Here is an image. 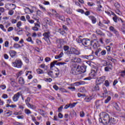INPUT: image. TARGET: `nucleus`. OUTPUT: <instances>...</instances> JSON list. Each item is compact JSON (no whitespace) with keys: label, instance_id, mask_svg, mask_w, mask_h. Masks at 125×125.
Listing matches in <instances>:
<instances>
[{"label":"nucleus","instance_id":"1","mask_svg":"<svg viewBox=\"0 0 125 125\" xmlns=\"http://www.w3.org/2000/svg\"><path fill=\"white\" fill-rule=\"evenodd\" d=\"M103 118H99V121L100 123H102L103 125H116L119 121L118 117H111L110 118V116L107 113H104L103 114Z\"/></svg>","mask_w":125,"mask_h":125},{"label":"nucleus","instance_id":"2","mask_svg":"<svg viewBox=\"0 0 125 125\" xmlns=\"http://www.w3.org/2000/svg\"><path fill=\"white\" fill-rule=\"evenodd\" d=\"M82 36H79L78 38L76 39V42H78V43H82L83 45L87 47V46H89L90 45L93 43V41H90L89 39L84 38L82 39Z\"/></svg>","mask_w":125,"mask_h":125},{"label":"nucleus","instance_id":"3","mask_svg":"<svg viewBox=\"0 0 125 125\" xmlns=\"http://www.w3.org/2000/svg\"><path fill=\"white\" fill-rule=\"evenodd\" d=\"M79 67L80 66H77V68L75 66L72 67L70 71V73L74 76L80 75L81 71H80V69H79Z\"/></svg>","mask_w":125,"mask_h":125},{"label":"nucleus","instance_id":"4","mask_svg":"<svg viewBox=\"0 0 125 125\" xmlns=\"http://www.w3.org/2000/svg\"><path fill=\"white\" fill-rule=\"evenodd\" d=\"M22 61L21 60L17 59L15 62H13L14 67H17V68H21L22 67Z\"/></svg>","mask_w":125,"mask_h":125},{"label":"nucleus","instance_id":"5","mask_svg":"<svg viewBox=\"0 0 125 125\" xmlns=\"http://www.w3.org/2000/svg\"><path fill=\"white\" fill-rule=\"evenodd\" d=\"M105 80H106L105 76L99 77L96 80V84H101V83H103L105 82Z\"/></svg>","mask_w":125,"mask_h":125},{"label":"nucleus","instance_id":"6","mask_svg":"<svg viewBox=\"0 0 125 125\" xmlns=\"http://www.w3.org/2000/svg\"><path fill=\"white\" fill-rule=\"evenodd\" d=\"M31 100V99L30 97H28L26 100H25V103L27 105V106L28 107V108H30L31 109H36V106L31 104H30V101Z\"/></svg>","mask_w":125,"mask_h":125},{"label":"nucleus","instance_id":"7","mask_svg":"<svg viewBox=\"0 0 125 125\" xmlns=\"http://www.w3.org/2000/svg\"><path fill=\"white\" fill-rule=\"evenodd\" d=\"M20 96H22V94L21 92H18L17 94H15L13 97V100L14 102H17L19 99Z\"/></svg>","mask_w":125,"mask_h":125},{"label":"nucleus","instance_id":"8","mask_svg":"<svg viewBox=\"0 0 125 125\" xmlns=\"http://www.w3.org/2000/svg\"><path fill=\"white\" fill-rule=\"evenodd\" d=\"M43 37H44V38H43V40L49 39V38L50 37V32H49V29L45 30V33L43 34Z\"/></svg>","mask_w":125,"mask_h":125},{"label":"nucleus","instance_id":"9","mask_svg":"<svg viewBox=\"0 0 125 125\" xmlns=\"http://www.w3.org/2000/svg\"><path fill=\"white\" fill-rule=\"evenodd\" d=\"M78 67H79V69L80 71V74H82V73H85L86 72V66L83 65L82 66L78 65Z\"/></svg>","mask_w":125,"mask_h":125},{"label":"nucleus","instance_id":"10","mask_svg":"<svg viewBox=\"0 0 125 125\" xmlns=\"http://www.w3.org/2000/svg\"><path fill=\"white\" fill-rule=\"evenodd\" d=\"M109 30L110 31H111V32H113L116 35V36H117V37H119V32H118L117 30L114 28V27L110 26L109 27Z\"/></svg>","mask_w":125,"mask_h":125},{"label":"nucleus","instance_id":"11","mask_svg":"<svg viewBox=\"0 0 125 125\" xmlns=\"http://www.w3.org/2000/svg\"><path fill=\"white\" fill-rule=\"evenodd\" d=\"M56 42L58 44H60V46L58 47V48H61V47H62V45H61V44L63 43V40L57 39L56 40Z\"/></svg>","mask_w":125,"mask_h":125},{"label":"nucleus","instance_id":"12","mask_svg":"<svg viewBox=\"0 0 125 125\" xmlns=\"http://www.w3.org/2000/svg\"><path fill=\"white\" fill-rule=\"evenodd\" d=\"M9 53L12 58H14L16 56L17 52L15 51L10 50L9 51Z\"/></svg>","mask_w":125,"mask_h":125},{"label":"nucleus","instance_id":"13","mask_svg":"<svg viewBox=\"0 0 125 125\" xmlns=\"http://www.w3.org/2000/svg\"><path fill=\"white\" fill-rule=\"evenodd\" d=\"M101 50H102V48H98L97 49L95 52V55L97 56V57H100L101 56Z\"/></svg>","mask_w":125,"mask_h":125},{"label":"nucleus","instance_id":"14","mask_svg":"<svg viewBox=\"0 0 125 125\" xmlns=\"http://www.w3.org/2000/svg\"><path fill=\"white\" fill-rule=\"evenodd\" d=\"M18 83L20 84H24L25 81L23 77H20L18 80Z\"/></svg>","mask_w":125,"mask_h":125},{"label":"nucleus","instance_id":"15","mask_svg":"<svg viewBox=\"0 0 125 125\" xmlns=\"http://www.w3.org/2000/svg\"><path fill=\"white\" fill-rule=\"evenodd\" d=\"M89 76L91 77L92 79H94L95 78V76H96V72L91 70L90 73H89Z\"/></svg>","mask_w":125,"mask_h":125},{"label":"nucleus","instance_id":"16","mask_svg":"<svg viewBox=\"0 0 125 125\" xmlns=\"http://www.w3.org/2000/svg\"><path fill=\"white\" fill-rule=\"evenodd\" d=\"M47 75H48V76H49V77H51V78H56L55 76H54V73L52 71H48Z\"/></svg>","mask_w":125,"mask_h":125},{"label":"nucleus","instance_id":"17","mask_svg":"<svg viewBox=\"0 0 125 125\" xmlns=\"http://www.w3.org/2000/svg\"><path fill=\"white\" fill-rule=\"evenodd\" d=\"M10 83L12 85V86H15L16 85V82H15V80L12 78L10 79Z\"/></svg>","mask_w":125,"mask_h":125},{"label":"nucleus","instance_id":"18","mask_svg":"<svg viewBox=\"0 0 125 125\" xmlns=\"http://www.w3.org/2000/svg\"><path fill=\"white\" fill-rule=\"evenodd\" d=\"M90 19H91L93 24H95L96 23V18L93 16H90Z\"/></svg>","mask_w":125,"mask_h":125},{"label":"nucleus","instance_id":"19","mask_svg":"<svg viewBox=\"0 0 125 125\" xmlns=\"http://www.w3.org/2000/svg\"><path fill=\"white\" fill-rule=\"evenodd\" d=\"M70 50H71V51H73V52H74V53H75V54H77V55H79V51L77 50L76 48L74 47H71Z\"/></svg>","mask_w":125,"mask_h":125},{"label":"nucleus","instance_id":"20","mask_svg":"<svg viewBox=\"0 0 125 125\" xmlns=\"http://www.w3.org/2000/svg\"><path fill=\"white\" fill-rule=\"evenodd\" d=\"M114 107L117 111H120V106H119V104L115 103L114 104Z\"/></svg>","mask_w":125,"mask_h":125},{"label":"nucleus","instance_id":"21","mask_svg":"<svg viewBox=\"0 0 125 125\" xmlns=\"http://www.w3.org/2000/svg\"><path fill=\"white\" fill-rule=\"evenodd\" d=\"M74 62H77V63H81L82 62V60L79 58H75L74 59Z\"/></svg>","mask_w":125,"mask_h":125},{"label":"nucleus","instance_id":"22","mask_svg":"<svg viewBox=\"0 0 125 125\" xmlns=\"http://www.w3.org/2000/svg\"><path fill=\"white\" fill-rule=\"evenodd\" d=\"M106 53H107V52L105 50H103L101 51V56H104V55H106Z\"/></svg>","mask_w":125,"mask_h":125},{"label":"nucleus","instance_id":"23","mask_svg":"<svg viewBox=\"0 0 125 125\" xmlns=\"http://www.w3.org/2000/svg\"><path fill=\"white\" fill-rule=\"evenodd\" d=\"M24 11L26 13H27V11H29L31 13H33V12H34L33 10H31L28 7H26L25 9H24Z\"/></svg>","mask_w":125,"mask_h":125},{"label":"nucleus","instance_id":"24","mask_svg":"<svg viewBox=\"0 0 125 125\" xmlns=\"http://www.w3.org/2000/svg\"><path fill=\"white\" fill-rule=\"evenodd\" d=\"M92 42H93L92 43V44H91L90 45H93V47L94 49L97 48V43L94 42V41H92Z\"/></svg>","mask_w":125,"mask_h":125},{"label":"nucleus","instance_id":"25","mask_svg":"<svg viewBox=\"0 0 125 125\" xmlns=\"http://www.w3.org/2000/svg\"><path fill=\"white\" fill-rule=\"evenodd\" d=\"M37 74H44V72H43V70L41 69H38L37 70Z\"/></svg>","mask_w":125,"mask_h":125},{"label":"nucleus","instance_id":"26","mask_svg":"<svg viewBox=\"0 0 125 125\" xmlns=\"http://www.w3.org/2000/svg\"><path fill=\"white\" fill-rule=\"evenodd\" d=\"M26 41L27 42H28L32 44H34V41H33V40L32 39L31 37H28V39H26Z\"/></svg>","mask_w":125,"mask_h":125},{"label":"nucleus","instance_id":"27","mask_svg":"<svg viewBox=\"0 0 125 125\" xmlns=\"http://www.w3.org/2000/svg\"><path fill=\"white\" fill-rule=\"evenodd\" d=\"M114 6H115L117 9H119V8L121 7V5H120V3H119L118 2H116L115 3H114Z\"/></svg>","mask_w":125,"mask_h":125},{"label":"nucleus","instance_id":"28","mask_svg":"<svg viewBox=\"0 0 125 125\" xmlns=\"http://www.w3.org/2000/svg\"><path fill=\"white\" fill-rule=\"evenodd\" d=\"M101 103H102V101H97L96 102V105L97 107H99V106H100V105H101Z\"/></svg>","mask_w":125,"mask_h":125},{"label":"nucleus","instance_id":"29","mask_svg":"<svg viewBox=\"0 0 125 125\" xmlns=\"http://www.w3.org/2000/svg\"><path fill=\"white\" fill-rule=\"evenodd\" d=\"M94 90L95 91H97V90H99L100 89V88L99 87V85H98V84H96V85L94 87Z\"/></svg>","mask_w":125,"mask_h":125},{"label":"nucleus","instance_id":"30","mask_svg":"<svg viewBox=\"0 0 125 125\" xmlns=\"http://www.w3.org/2000/svg\"><path fill=\"white\" fill-rule=\"evenodd\" d=\"M107 59L108 60H110V61H111V62H115V60L114 59H113L111 56H108L107 57Z\"/></svg>","mask_w":125,"mask_h":125},{"label":"nucleus","instance_id":"31","mask_svg":"<svg viewBox=\"0 0 125 125\" xmlns=\"http://www.w3.org/2000/svg\"><path fill=\"white\" fill-rule=\"evenodd\" d=\"M1 65L2 67H6V66H8V64L5 62H4V61H2L1 62Z\"/></svg>","mask_w":125,"mask_h":125},{"label":"nucleus","instance_id":"32","mask_svg":"<svg viewBox=\"0 0 125 125\" xmlns=\"http://www.w3.org/2000/svg\"><path fill=\"white\" fill-rule=\"evenodd\" d=\"M91 71H94L95 73H97V71H98V67L94 66V67L93 68V69Z\"/></svg>","mask_w":125,"mask_h":125},{"label":"nucleus","instance_id":"33","mask_svg":"<svg viewBox=\"0 0 125 125\" xmlns=\"http://www.w3.org/2000/svg\"><path fill=\"white\" fill-rule=\"evenodd\" d=\"M91 100V98L90 97H86L84 99L85 102H90Z\"/></svg>","mask_w":125,"mask_h":125},{"label":"nucleus","instance_id":"34","mask_svg":"<svg viewBox=\"0 0 125 125\" xmlns=\"http://www.w3.org/2000/svg\"><path fill=\"white\" fill-rule=\"evenodd\" d=\"M110 100H111V97L110 96H108L107 99L104 101V103H105V104H107V103H108V102H109Z\"/></svg>","mask_w":125,"mask_h":125},{"label":"nucleus","instance_id":"35","mask_svg":"<svg viewBox=\"0 0 125 125\" xmlns=\"http://www.w3.org/2000/svg\"><path fill=\"white\" fill-rule=\"evenodd\" d=\"M25 113L27 114V115H29V114H32V112L29 109H25Z\"/></svg>","mask_w":125,"mask_h":125},{"label":"nucleus","instance_id":"36","mask_svg":"<svg viewBox=\"0 0 125 125\" xmlns=\"http://www.w3.org/2000/svg\"><path fill=\"white\" fill-rule=\"evenodd\" d=\"M59 19H60V20H61L62 21H65V17H64V16H60L59 18Z\"/></svg>","mask_w":125,"mask_h":125},{"label":"nucleus","instance_id":"37","mask_svg":"<svg viewBox=\"0 0 125 125\" xmlns=\"http://www.w3.org/2000/svg\"><path fill=\"white\" fill-rule=\"evenodd\" d=\"M14 47L15 48H20V47H21V45H20L19 44H14Z\"/></svg>","mask_w":125,"mask_h":125},{"label":"nucleus","instance_id":"38","mask_svg":"<svg viewBox=\"0 0 125 125\" xmlns=\"http://www.w3.org/2000/svg\"><path fill=\"white\" fill-rule=\"evenodd\" d=\"M78 104V103H74L73 104H69L70 106V108H74V107H75V106H76V105H77V104Z\"/></svg>","mask_w":125,"mask_h":125},{"label":"nucleus","instance_id":"39","mask_svg":"<svg viewBox=\"0 0 125 125\" xmlns=\"http://www.w3.org/2000/svg\"><path fill=\"white\" fill-rule=\"evenodd\" d=\"M16 31H17V34L18 35H22V34H23V30H21L18 31V29H16Z\"/></svg>","mask_w":125,"mask_h":125},{"label":"nucleus","instance_id":"40","mask_svg":"<svg viewBox=\"0 0 125 125\" xmlns=\"http://www.w3.org/2000/svg\"><path fill=\"white\" fill-rule=\"evenodd\" d=\"M5 114H6L7 117H9L10 116H11V115H12V111H9L8 112H7Z\"/></svg>","mask_w":125,"mask_h":125},{"label":"nucleus","instance_id":"41","mask_svg":"<svg viewBox=\"0 0 125 125\" xmlns=\"http://www.w3.org/2000/svg\"><path fill=\"white\" fill-rule=\"evenodd\" d=\"M68 89H70L71 91H74V90H76V88L75 87H72V86L68 87Z\"/></svg>","mask_w":125,"mask_h":125},{"label":"nucleus","instance_id":"42","mask_svg":"<svg viewBox=\"0 0 125 125\" xmlns=\"http://www.w3.org/2000/svg\"><path fill=\"white\" fill-rule=\"evenodd\" d=\"M63 49H64V51H68L69 50V47H68V46L64 45L63 46Z\"/></svg>","mask_w":125,"mask_h":125},{"label":"nucleus","instance_id":"43","mask_svg":"<svg viewBox=\"0 0 125 125\" xmlns=\"http://www.w3.org/2000/svg\"><path fill=\"white\" fill-rule=\"evenodd\" d=\"M22 25V23H21V21H19L17 24V27L19 28V29H21L20 28V26Z\"/></svg>","mask_w":125,"mask_h":125},{"label":"nucleus","instance_id":"44","mask_svg":"<svg viewBox=\"0 0 125 125\" xmlns=\"http://www.w3.org/2000/svg\"><path fill=\"white\" fill-rule=\"evenodd\" d=\"M0 28L4 32H6V30L4 29V26H3V25L2 24H0Z\"/></svg>","mask_w":125,"mask_h":125},{"label":"nucleus","instance_id":"45","mask_svg":"<svg viewBox=\"0 0 125 125\" xmlns=\"http://www.w3.org/2000/svg\"><path fill=\"white\" fill-rule=\"evenodd\" d=\"M37 15H39V16L42 15V12L41 11V10H38L37 11Z\"/></svg>","mask_w":125,"mask_h":125},{"label":"nucleus","instance_id":"46","mask_svg":"<svg viewBox=\"0 0 125 125\" xmlns=\"http://www.w3.org/2000/svg\"><path fill=\"white\" fill-rule=\"evenodd\" d=\"M104 85H105V86H109L110 85V83L108 80L105 81Z\"/></svg>","mask_w":125,"mask_h":125},{"label":"nucleus","instance_id":"47","mask_svg":"<svg viewBox=\"0 0 125 125\" xmlns=\"http://www.w3.org/2000/svg\"><path fill=\"white\" fill-rule=\"evenodd\" d=\"M45 82H49V83H51L52 82V79L51 78H45Z\"/></svg>","mask_w":125,"mask_h":125},{"label":"nucleus","instance_id":"48","mask_svg":"<svg viewBox=\"0 0 125 125\" xmlns=\"http://www.w3.org/2000/svg\"><path fill=\"white\" fill-rule=\"evenodd\" d=\"M80 115L81 118H83V117H84V112H83V111H81L80 112Z\"/></svg>","mask_w":125,"mask_h":125},{"label":"nucleus","instance_id":"49","mask_svg":"<svg viewBox=\"0 0 125 125\" xmlns=\"http://www.w3.org/2000/svg\"><path fill=\"white\" fill-rule=\"evenodd\" d=\"M66 21L67 22V25H70L71 23V19H70V18L66 19Z\"/></svg>","mask_w":125,"mask_h":125},{"label":"nucleus","instance_id":"50","mask_svg":"<svg viewBox=\"0 0 125 125\" xmlns=\"http://www.w3.org/2000/svg\"><path fill=\"white\" fill-rule=\"evenodd\" d=\"M118 18H117V16L115 15V17L113 18V20L115 22V23H117L118 22L117 21Z\"/></svg>","mask_w":125,"mask_h":125},{"label":"nucleus","instance_id":"51","mask_svg":"<svg viewBox=\"0 0 125 125\" xmlns=\"http://www.w3.org/2000/svg\"><path fill=\"white\" fill-rule=\"evenodd\" d=\"M53 11H54V12L55 13H56V14H55L56 17H57V18H58V19H59V17H60V16L59 15V14L58 13H57L55 10H53Z\"/></svg>","mask_w":125,"mask_h":125},{"label":"nucleus","instance_id":"52","mask_svg":"<svg viewBox=\"0 0 125 125\" xmlns=\"http://www.w3.org/2000/svg\"><path fill=\"white\" fill-rule=\"evenodd\" d=\"M96 33L98 35H102V31H101L100 30H98L96 31Z\"/></svg>","mask_w":125,"mask_h":125},{"label":"nucleus","instance_id":"53","mask_svg":"<svg viewBox=\"0 0 125 125\" xmlns=\"http://www.w3.org/2000/svg\"><path fill=\"white\" fill-rule=\"evenodd\" d=\"M2 98H4V99H6L7 98H8V96H7V95L6 94H4L2 96Z\"/></svg>","mask_w":125,"mask_h":125},{"label":"nucleus","instance_id":"54","mask_svg":"<svg viewBox=\"0 0 125 125\" xmlns=\"http://www.w3.org/2000/svg\"><path fill=\"white\" fill-rule=\"evenodd\" d=\"M9 44V42H8V41L5 42L4 45L5 47H8Z\"/></svg>","mask_w":125,"mask_h":125},{"label":"nucleus","instance_id":"55","mask_svg":"<svg viewBox=\"0 0 125 125\" xmlns=\"http://www.w3.org/2000/svg\"><path fill=\"white\" fill-rule=\"evenodd\" d=\"M64 64H66V62H58L57 63V66H60L61 65H64Z\"/></svg>","mask_w":125,"mask_h":125},{"label":"nucleus","instance_id":"56","mask_svg":"<svg viewBox=\"0 0 125 125\" xmlns=\"http://www.w3.org/2000/svg\"><path fill=\"white\" fill-rule=\"evenodd\" d=\"M13 13H14V11L12 10H10L8 12L9 15H13Z\"/></svg>","mask_w":125,"mask_h":125},{"label":"nucleus","instance_id":"57","mask_svg":"<svg viewBox=\"0 0 125 125\" xmlns=\"http://www.w3.org/2000/svg\"><path fill=\"white\" fill-rule=\"evenodd\" d=\"M50 60H51V59H50V58H49V57H46L45 59V62H49V61H50Z\"/></svg>","mask_w":125,"mask_h":125},{"label":"nucleus","instance_id":"58","mask_svg":"<svg viewBox=\"0 0 125 125\" xmlns=\"http://www.w3.org/2000/svg\"><path fill=\"white\" fill-rule=\"evenodd\" d=\"M39 6L41 9H42L43 11H46V9H45V8L43 7L42 5H39Z\"/></svg>","mask_w":125,"mask_h":125},{"label":"nucleus","instance_id":"59","mask_svg":"<svg viewBox=\"0 0 125 125\" xmlns=\"http://www.w3.org/2000/svg\"><path fill=\"white\" fill-rule=\"evenodd\" d=\"M81 84H82V83H81L77 82L74 83V85H76V86H78L79 85H81Z\"/></svg>","mask_w":125,"mask_h":125},{"label":"nucleus","instance_id":"60","mask_svg":"<svg viewBox=\"0 0 125 125\" xmlns=\"http://www.w3.org/2000/svg\"><path fill=\"white\" fill-rule=\"evenodd\" d=\"M78 12H80V13H82V14H83L84 13V11L82 9H78L77 10Z\"/></svg>","mask_w":125,"mask_h":125},{"label":"nucleus","instance_id":"61","mask_svg":"<svg viewBox=\"0 0 125 125\" xmlns=\"http://www.w3.org/2000/svg\"><path fill=\"white\" fill-rule=\"evenodd\" d=\"M4 58L6 60L8 59V58H9V57L8 56V55L6 54H4Z\"/></svg>","mask_w":125,"mask_h":125},{"label":"nucleus","instance_id":"62","mask_svg":"<svg viewBox=\"0 0 125 125\" xmlns=\"http://www.w3.org/2000/svg\"><path fill=\"white\" fill-rule=\"evenodd\" d=\"M44 40L47 42L48 44H50L51 43V42H50V40H49V38Z\"/></svg>","mask_w":125,"mask_h":125},{"label":"nucleus","instance_id":"63","mask_svg":"<svg viewBox=\"0 0 125 125\" xmlns=\"http://www.w3.org/2000/svg\"><path fill=\"white\" fill-rule=\"evenodd\" d=\"M58 117L60 119H62L63 118V115L61 113H59L58 114Z\"/></svg>","mask_w":125,"mask_h":125},{"label":"nucleus","instance_id":"64","mask_svg":"<svg viewBox=\"0 0 125 125\" xmlns=\"http://www.w3.org/2000/svg\"><path fill=\"white\" fill-rule=\"evenodd\" d=\"M63 109V105H62L60 107L58 108V112H60L62 111Z\"/></svg>","mask_w":125,"mask_h":125}]
</instances>
